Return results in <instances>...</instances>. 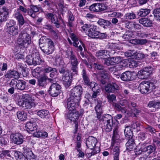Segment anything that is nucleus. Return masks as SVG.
Here are the masks:
<instances>
[{
  "mask_svg": "<svg viewBox=\"0 0 160 160\" xmlns=\"http://www.w3.org/2000/svg\"><path fill=\"white\" fill-rule=\"evenodd\" d=\"M31 42L30 36L26 32H22L17 40V43L20 48H27Z\"/></svg>",
  "mask_w": 160,
  "mask_h": 160,
  "instance_id": "obj_1",
  "label": "nucleus"
},
{
  "mask_svg": "<svg viewBox=\"0 0 160 160\" xmlns=\"http://www.w3.org/2000/svg\"><path fill=\"white\" fill-rule=\"evenodd\" d=\"M34 101L28 94H26L23 95L22 99L18 101V104L24 109H30L35 104Z\"/></svg>",
  "mask_w": 160,
  "mask_h": 160,
  "instance_id": "obj_2",
  "label": "nucleus"
},
{
  "mask_svg": "<svg viewBox=\"0 0 160 160\" xmlns=\"http://www.w3.org/2000/svg\"><path fill=\"white\" fill-rule=\"evenodd\" d=\"M156 88L154 84L148 82H142L139 85L138 89L140 92L143 94H148L150 90L153 91Z\"/></svg>",
  "mask_w": 160,
  "mask_h": 160,
  "instance_id": "obj_3",
  "label": "nucleus"
},
{
  "mask_svg": "<svg viewBox=\"0 0 160 160\" xmlns=\"http://www.w3.org/2000/svg\"><path fill=\"white\" fill-rule=\"evenodd\" d=\"M89 28L88 35L89 37L91 38L103 39L107 37L105 33H102L98 31L96 26L92 24Z\"/></svg>",
  "mask_w": 160,
  "mask_h": 160,
  "instance_id": "obj_4",
  "label": "nucleus"
},
{
  "mask_svg": "<svg viewBox=\"0 0 160 160\" xmlns=\"http://www.w3.org/2000/svg\"><path fill=\"white\" fill-rule=\"evenodd\" d=\"M48 43L41 44L40 48L42 51L47 55L52 54L54 50V43L52 40H48Z\"/></svg>",
  "mask_w": 160,
  "mask_h": 160,
  "instance_id": "obj_5",
  "label": "nucleus"
},
{
  "mask_svg": "<svg viewBox=\"0 0 160 160\" xmlns=\"http://www.w3.org/2000/svg\"><path fill=\"white\" fill-rule=\"evenodd\" d=\"M80 100L73 96H70L67 101L68 109L70 111L74 110L78 106Z\"/></svg>",
  "mask_w": 160,
  "mask_h": 160,
  "instance_id": "obj_6",
  "label": "nucleus"
},
{
  "mask_svg": "<svg viewBox=\"0 0 160 160\" xmlns=\"http://www.w3.org/2000/svg\"><path fill=\"white\" fill-rule=\"evenodd\" d=\"M61 87L58 83H53L50 86L48 90L49 94L52 97H56L61 93Z\"/></svg>",
  "mask_w": 160,
  "mask_h": 160,
  "instance_id": "obj_7",
  "label": "nucleus"
},
{
  "mask_svg": "<svg viewBox=\"0 0 160 160\" xmlns=\"http://www.w3.org/2000/svg\"><path fill=\"white\" fill-rule=\"evenodd\" d=\"M10 138L12 142L18 145L22 144L24 139L23 136L19 132L11 134Z\"/></svg>",
  "mask_w": 160,
  "mask_h": 160,
  "instance_id": "obj_8",
  "label": "nucleus"
},
{
  "mask_svg": "<svg viewBox=\"0 0 160 160\" xmlns=\"http://www.w3.org/2000/svg\"><path fill=\"white\" fill-rule=\"evenodd\" d=\"M134 74L133 72L128 71L122 73L120 76L118 75L116 76L117 78H119L120 77V78L123 81L129 82L135 79V77L133 75Z\"/></svg>",
  "mask_w": 160,
  "mask_h": 160,
  "instance_id": "obj_9",
  "label": "nucleus"
},
{
  "mask_svg": "<svg viewBox=\"0 0 160 160\" xmlns=\"http://www.w3.org/2000/svg\"><path fill=\"white\" fill-rule=\"evenodd\" d=\"M17 80L12 79L11 80L10 84L11 86H15V88L20 90H24L26 87V82L24 81L17 79Z\"/></svg>",
  "mask_w": 160,
  "mask_h": 160,
  "instance_id": "obj_10",
  "label": "nucleus"
},
{
  "mask_svg": "<svg viewBox=\"0 0 160 160\" xmlns=\"http://www.w3.org/2000/svg\"><path fill=\"white\" fill-rule=\"evenodd\" d=\"M83 88L80 85L75 86L70 91V96L81 100V95L83 92Z\"/></svg>",
  "mask_w": 160,
  "mask_h": 160,
  "instance_id": "obj_11",
  "label": "nucleus"
},
{
  "mask_svg": "<svg viewBox=\"0 0 160 160\" xmlns=\"http://www.w3.org/2000/svg\"><path fill=\"white\" fill-rule=\"evenodd\" d=\"M112 148L111 152L113 155V160H119L120 153L119 146L118 144L117 140L114 141L112 143Z\"/></svg>",
  "mask_w": 160,
  "mask_h": 160,
  "instance_id": "obj_12",
  "label": "nucleus"
},
{
  "mask_svg": "<svg viewBox=\"0 0 160 160\" xmlns=\"http://www.w3.org/2000/svg\"><path fill=\"white\" fill-rule=\"evenodd\" d=\"M119 88V86L115 83H108L105 87V91L108 93H118Z\"/></svg>",
  "mask_w": 160,
  "mask_h": 160,
  "instance_id": "obj_13",
  "label": "nucleus"
},
{
  "mask_svg": "<svg viewBox=\"0 0 160 160\" xmlns=\"http://www.w3.org/2000/svg\"><path fill=\"white\" fill-rule=\"evenodd\" d=\"M97 142V138L92 136L88 137L86 141L87 147L91 150L94 149L95 148L97 147H96Z\"/></svg>",
  "mask_w": 160,
  "mask_h": 160,
  "instance_id": "obj_14",
  "label": "nucleus"
},
{
  "mask_svg": "<svg viewBox=\"0 0 160 160\" xmlns=\"http://www.w3.org/2000/svg\"><path fill=\"white\" fill-rule=\"evenodd\" d=\"M48 77L46 74H43L38 78L37 85L39 87L45 88L47 85Z\"/></svg>",
  "mask_w": 160,
  "mask_h": 160,
  "instance_id": "obj_15",
  "label": "nucleus"
},
{
  "mask_svg": "<svg viewBox=\"0 0 160 160\" xmlns=\"http://www.w3.org/2000/svg\"><path fill=\"white\" fill-rule=\"evenodd\" d=\"M74 110H69L67 112L65 115L66 118L68 119L71 121L77 120L79 117V114L78 112H74Z\"/></svg>",
  "mask_w": 160,
  "mask_h": 160,
  "instance_id": "obj_16",
  "label": "nucleus"
},
{
  "mask_svg": "<svg viewBox=\"0 0 160 160\" xmlns=\"http://www.w3.org/2000/svg\"><path fill=\"white\" fill-rule=\"evenodd\" d=\"M46 18L47 19L51 20V22L55 24V26L57 28H59L60 27V23L57 17L52 13H48L45 15Z\"/></svg>",
  "mask_w": 160,
  "mask_h": 160,
  "instance_id": "obj_17",
  "label": "nucleus"
},
{
  "mask_svg": "<svg viewBox=\"0 0 160 160\" xmlns=\"http://www.w3.org/2000/svg\"><path fill=\"white\" fill-rule=\"evenodd\" d=\"M4 78H14L17 79L20 78V75L19 73L16 70H9L4 75Z\"/></svg>",
  "mask_w": 160,
  "mask_h": 160,
  "instance_id": "obj_18",
  "label": "nucleus"
},
{
  "mask_svg": "<svg viewBox=\"0 0 160 160\" xmlns=\"http://www.w3.org/2000/svg\"><path fill=\"white\" fill-rule=\"evenodd\" d=\"M98 23L99 25L102 26L105 29L112 28L113 26L110 22L102 18L98 20Z\"/></svg>",
  "mask_w": 160,
  "mask_h": 160,
  "instance_id": "obj_19",
  "label": "nucleus"
},
{
  "mask_svg": "<svg viewBox=\"0 0 160 160\" xmlns=\"http://www.w3.org/2000/svg\"><path fill=\"white\" fill-rule=\"evenodd\" d=\"M44 74L46 73H49L50 72L49 74V76L51 78H54L57 73V69L55 68H52L49 66H47L45 67L43 69Z\"/></svg>",
  "mask_w": 160,
  "mask_h": 160,
  "instance_id": "obj_20",
  "label": "nucleus"
},
{
  "mask_svg": "<svg viewBox=\"0 0 160 160\" xmlns=\"http://www.w3.org/2000/svg\"><path fill=\"white\" fill-rule=\"evenodd\" d=\"M23 153L25 155L27 156L28 160H36L34 158L33 153L29 148L24 147L23 148Z\"/></svg>",
  "mask_w": 160,
  "mask_h": 160,
  "instance_id": "obj_21",
  "label": "nucleus"
},
{
  "mask_svg": "<svg viewBox=\"0 0 160 160\" xmlns=\"http://www.w3.org/2000/svg\"><path fill=\"white\" fill-rule=\"evenodd\" d=\"M82 77L84 85H88L91 81L90 75L87 73L85 69L83 68L81 72Z\"/></svg>",
  "mask_w": 160,
  "mask_h": 160,
  "instance_id": "obj_22",
  "label": "nucleus"
},
{
  "mask_svg": "<svg viewBox=\"0 0 160 160\" xmlns=\"http://www.w3.org/2000/svg\"><path fill=\"white\" fill-rule=\"evenodd\" d=\"M98 120L100 122H103L104 124H108V123L113 122L112 117L109 114H105L101 116L100 119Z\"/></svg>",
  "mask_w": 160,
  "mask_h": 160,
  "instance_id": "obj_23",
  "label": "nucleus"
},
{
  "mask_svg": "<svg viewBox=\"0 0 160 160\" xmlns=\"http://www.w3.org/2000/svg\"><path fill=\"white\" fill-rule=\"evenodd\" d=\"M143 152L146 153L149 155L152 153H156V147L155 145H150L147 146L142 149Z\"/></svg>",
  "mask_w": 160,
  "mask_h": 160,
  "instance_id": "obj_24",
  "label": "nucleus"
},
{
  "mask_svg": "<svg viewBox=\"0 0 160 160\" xmlns=\"http://www.w3.org/2000/svg\"><path fill=\"white\" fill-rule=\"evenodd\" d=\"M71 64V70L75 74H78V62L76 57L70 60Z\"/></svg>",
  "mask_w": 160,
  "mask_h": 160,
  "instance_id": "obj_25",
  "label": "nucleus"
},
{
  "mask_svg": "<svg viewBox=\"0 0 160 160\" xmlns=\"http://www.w3.org/2000/svg\"><path fill=\"white\" fill-rule=\"evenodd\" d=\"M25 128L27 132L31 133L32 131L37 129V125L35 123L31 122H27L25 124Z\"/></svg>",
  "mask_w": 160,
  "mask_h": 160,
  "instance_id": "obj_26",
  "label": "nucleus"
},
{
  "mask_svg": "<svg viewBox=\"0 0 160 160\" xmlns=\"http://www.w3.org/2000/svg\"><path fill=\"white\" fill-rule=\"evenodd\" d=\"M62 80L63 84L66 88H68L71 85L72 82V77H70L69 74L67 75H63Z\"/></svg>",
  "mask_w": 160,
  "mask_h": 160,
  "instance_id": "obj_27",
  "label": "nucleus"
},
{
  "mask_svg": "<svg viewBox=\"0 0 160 160\" xmlns=\"http://www.w3.org/2000/svg\"><path fill=\"white\" fill-rule=\"evenodd\" d=\"M140 23L146 27H150L152 26V22L151 20L146 18H141L139 20Z\"/></svg>",
  "mask_w": 160,
  "mask_h": 160,
  "instance_id": "obj_28",
  "label": "nucleus"
},
{
  "mask_svg": "<svg viewBox=\"0 0 160 160\" xmlns=\"http://www.w3.org/2000/svg\"><path fill=\"white\" fill-rule=\"evenodd\" d=\"M37 114L42 118H48L50 117L49 112L47 110L43 109L40 110L37 112Z\"/></svg>",
  "mask_w": 160,
  "mask_h": 160,
  "instance_id": "obj_29",
  "label": "nucleus"
},
{
  "mask_svg": "<svg viewBox=\"0 0 160 160\" xmlns=\"http://www.w3.org/2000/svg\"><path fill=\"white\" fill-rule=\"evenodd\" d=\"M126 149L130 151H132L135 148V144L133 139H129L126 144Z\"/></svg>",
  "mask_w": 160,
  "mask_h": 160,
  "instance_id": "obj_30",
  "label": "nucleus"
},
{
  "mask_svg": "<svg viewBox=\"0 0 160 160\" xmlns=\"http://www.w3.org/2000/svg\"><path fill=\"white\" fill-rule=\"evenodd\" d=\"M95 55L98 57H100L103 59L106 57L108 55L110 56L109 52L107 50L98 51L96 52Z\"/></svg>",
  "mask_w": 160,
  "mask_h": 160,
  "instance_id": "obj_31",
  "label": "nucleus"
},
{
  "mask_svg": "<svg viewBox=\"0 0 160 160\" xmlns=\"http://www.w3.org/2000/svg\"><path fill=\"white\" fill-rule=\"evenodd\" d=\"M14 152V156L17 160H28L27 156L24 155L21 152L16 151Z\"/></svg>",
  "mask_w": 160,
  "mask_h": 160,
  "instance_id": "obj_32",
  "label": "nucleus"
},
{
  "mask_svg": "<svg viewBox=\"0 0 160 160\" xmlns=\"http://www.w3.org/2000/svg\"><path fill=\"white\" fill-rule=\"evenodd\" d=\"M122 22L124 24L125 28L131 30L133 29V22L127 20H122Z\"/></svg>",
  "mask_w": 160,
  "mask_h": 160,
  "instance_id": "obj_33",
  "label": "nucleus"
},
{
  "mask_svg": "<svg viewBox=\"0 0 160 160\" xmlns=\"http://www.w3.org/2000/svg\"><path fill=\"white\" fill-rule=\"evenodd\" d=\"M148 106L149 108H153L156 109L160 108V101H152L149 102Z\"/></svg>",
  "mask_w": 160,
  "mask_h": 160,
  "instance_id": "obj_34",
  "label": "nucleus"
},
{
  "mask_svg": "<svg viewBox=\"0 0 160 160\" xmlns=\"http://www.w3.org/2000/svg\"><path fill=\"white\" fill-rule=\"evenodd\" d=\"M15 17L18 20L20 25H22L25 23V21L22 15L19 12H17L15 14Z\"/></svg>",
  "mask_w": 160,
  "mask_h": 160,
  "instance_id": "obj_35",
  "label": "nucleus"
},
{
  "mask_svg": "<svg viewBox=\"0 0 160 160\" xmlns=\"http://www.w3.org/2000/svg\"><path fill=\"white\" fill-rule=\"evenodd\" d=\"M33 135L34 137L37 138L47 137L48 136V134L46 132L38 130L33 133Z\"/></svg>",
  "mask_w": 160,
  "mask_h": 160,
  "instance_id": "obj_36",
  "label": "nucleus"
},
{
  "mask_svg": "<svg viewBox=\"0 0 160 160\" xmlns=\"http://www.w3.org/2000/svg\"><path fill=\"white\" fill-rule=\"evenodd\" d=\"M150 12V10L148 9H141L138 13V15L141 17H145Z\"/></svg>",
  "mask_w": 160,
  "mask_h": 160,
  "instance_id": "obj_37",
  "label": "nucleus"
},
{
  "mask_svg": "<svg viewBox=\"0 0 160 160\" xmlns=\"http://www.w3.org/2000/svg\"><path fill=\"white\" fill-rule=\"evenodd\" d=\"M34 56L33 57V65H39L42 62V59L40 58L39 54L38 53L34 54Z\"/></svg>",
  "mask_w": 160,
  "mask_h": 160,
  "instance_id": "obj_38",
  "label": "nucleus"
},
{
  "mask_svg": "<svg viewBox=\"0 0 160 160\" xmlns=\"http://www.w3.org/2000/svg\"><path fill=\"white\" fill-rule=\"evenodd\" d=\"M17 116L18 119L23 121L26 120L27 118L26 113L22 111H19L17 112Z\"/></svg>",
  "mask_w": 160,
  "mask_h": 160,
  "instance_id": "obj_39",
  "label": "nucleus"
},
{
  "mask_svg": "<svg viewBox=\"0 0 160 160\" xmlns=\"http://www.w3.org/2000/svg\"><path fill=\"white\" fill-rule=\"evenodd\" d=\"M150 74L147 72H146L144 69H143L139 71V76L141 79H145L147 78L150 75Z\"/></svg>",
  "mask_w": 160,
  "mask_h": 160,
  "instance_id": "obj_40",
  "label": "nucleus"
},
{
  "mask_svg": "<svg viewBox=\"0 0 160 160\" xmlns=\"http://www.w3.org/2000/svg\"><path fill=\"white\" fill-rule=\"evenodd\" d=\"M88 86L90 87V88L92 89V91H96L97 90H100V89L98 87V84L94 82H90L88 85H87Z\"/></svg>",
  "mask_w": 160,
  "mask_h": 160,
  "instance_id": "obj_41",
  "label": "nucleus"
},
{
  "mask_svg": "<svg viewBox=\"0 0 160 160\" xmlns=\"http://www.w3.org/2000/svg\"><path fill=\"white\" fill-rule=\"evenodd\" d=\"M124 133L126 137H128L129 138L132 137L133 136L132 132L130 129L129 127H127L125 128L124 131Z\"/></svg>",
  "mask_w": 160,
  "mask_h": 160,
  "instance_id": "obj_42",
  "label": "nucleus"
},
{
  "mask_svg": "<svg viewBox=\"0 0 160 160\" xmlns=\"http://www.w3.org/2000/svg\"><path fill=\"white\" fill-rule=\"evenodd\" d=\"M144 128L147 132H149L152 134L155 133L156 130L151 126L146 125L144 126Z\"/></svg>",
  "mask_w": 160,
  "mask_h": 160,
  "instance_id": "obj_43",
  "label": "nucleus"
},
{
  "mask_svg": "<svg viewBox=\"0 0 160 160\" xmlns=\"http://www.w3.org/2000/svg\"><path fill=\"white\" fill-rule=\"evenodd\" d=\"M10 34L12 35H15L18 32V30L17 26L12 27L7 30Z\"/></svg>",
  "mask_w": 160,
  "mask_h": 160,
  "instance_id": "obj_44",
  "label": "nucleus"
},
{
  "mask_svg": "<svg viewBox=\"0 0 160 160\" xmlns=\"http://www.w3.org/2000/svg\"><path fill=\"white\" fill-rule=\"evenodd\" d=\"M65 57L69 59V60L76 57L72 51L67 50L65 52Z\"/></svg>",
  "mask_w": 160,
  "mask_h": 160,
  "instance_id": "obj_45",
  "label": "nucleus"
},
{
  "mask_svg": "<svg viewBox=\"0 0 160 160\" xmlns=\"http://www.w3.org/2000/svg\"><path fill=\"white\" fill-rule=\"evenodd\" d=\"M70 37L73 42V46L74 47L78 46V45L79 44V42H81V41L79 40L76 36L73 33L71 34Z\"/></svg>",
  "mask_w": 160,
  "mask_h": 160,
  "instance_id": "obj_46",
  "label": "nucleus"
},
{
  "mask_svg": "<svg viewBox=\"0 0 160 160\" xmlns=\"http://www.w3.org/2000/svg\"><path fill=\"white\" fill-rule=\"evenodd\" d=\"M153 13L157 20L160 22V8H157L154 9Z\"/></svg>",
  "mask_w": 160,
  "mask_h": 160,
  "instance_id": "obj_47",
  "label": "nucleus"
},
{
  "mask_svg": "<svg viewBox=\"0 0 160 160\" xmlns=\"http://www.w3.org/2000/svg\"><path fill=\"white\" fill-rule=\"evenodd\" d=\"M34 56V54L32 55H28L26 57V62L29 65L33 64V57Z\"/></svg>",
  "mask_w": 160,
  "mask_h": 160,
  "instance_id": "obj_48",
  "label": "nucleus"
},
{
  "mask_svg": "<svg viewBox=\"0 0 160 160\" xmlns=\"http://www.w3.org/2000/svg\"><path fill=\"white\" fill-rule=\"evenodd\" d=\"M100 151V149L99 147H97L94 148V149L90 153H87L86 154L88 158H90L92 155L98 153Z\"/></svg>",
  "mask_w": 160,
  "mask_h": 160,
  "instance_id": "obj_49",
  "label": "nucleus"
},
{
  "mask_svg": "<svg viewBox=\"0 0 160 160\" xmlns=\"http://www.w3.org/2000/svg\"><path fill=\"white\" fill-rule=\"evenodd\" d=\"M136 51L134 50H129L125 53V55L128 57H131L132 58H135Z\"/></svg>",
  "mask_w": 160,
  "mask_h": 160,
  "instance_id": "obj_50",
  "label": "nucleus"
},
{
  "mask_svg": "<svg viewBox=\"0 0 160 160\" xmlns=\"http://www.w3.org/2000/svg\"><path fill=\"white\" fill-rule=\"evenodd\" d=\"M113 125V122L109 123L108 124H104V129H105L107 132L111 131L112 129Z\"/></svg>",
  "mask_w": 160,
  "mask_h": 160,
  "instance_id": "obj_51",
  "label": "nucleus"
},
{
  "mask_svg": "<svg viewBox=\"0 0 160 160\" xmlns=\"http://www.w3.org/2000/svg\"><path fill=\"white\" fill-rule=\"evenodd\" d=\"M125 17L126 20L133 19L136 18V16L133 12L128 13L125 15Z\"/></svg>",
  "mask_w": 160,
  "mask_h": 160,
  "instance_id": "obj_52",
  "label": "nucleus"
},
{
  "mask_svg": "<svg viewBox=\"0 0 160 160\" xmlns=\"http://www.w3.org/2000/svg\"><path fill=\"white\" fill-rule=\"evenodd\" d=\"M111 59L112 61V63L113 65L116 63H118L122 61L121 57L118 56L111 57Z\"/></svg>",
  "mask_w": 160,
  "mask_h": 160,
  "instance_id": "obj_53",
  "label": "nucleus"
},
{
  "mask_svg": "<svg viewBox=\"0 0 160 160\" xmlns=\"http://www.w3.org/2000/svg\"><path fill=\"white\" fill-rule=\"evenodd\" d=\"M136 55L135 58L138 59H142L146 57H147L148 56V55L145 54L140 52H136Z\"/></svg>",
  "mask_w": 160,
  "mask_h": 160,
  "instance_id": "obj_54",
  "label": "nucleus"
},
{
  "mask_svg": "<svg viewBox=\"0 0 160 160\" xmlns=\"http://www.w3.org/2000/svg\"><path fill=\"white\" fill-rule=\"evenodd\" d=\"M99 12L103 11L106 10L108 8L107 6L104 3H98Z\"/></svg>",
  "mask_w": 160,
  "mask_h": 160,
  "instance_id": "obj_55",
  "label": "nucleus"
},
{
  "mask_svg": "<svg viewBox=\"0 0 160 160\" xmlns=\"http://www.w3.org/2000/svg\"><path fill=\"white\" fill-rule=\"evenodd\" d=\"M89 9L91 11L99 12L98 3L92 4L89 7Z\"/></svg>",
  "mask_w": 160,
  "mask_h": 160,
  "instance_id": "obj_56",
  "label": "nucleus"
},
{
  "mask_svg": "<svg viewBox=\"0 0 160 160\" xmlns=\"http://www.w3.org/2000/svg\"><path fill=\"white\" fill-rule=\"evenodd\" d=\"M140 124L137 122H132L131 125V128L134 129H136L138 131L140 129Z\"/></svg>",
  "mask_w": 160,
  "mask_h": 160,
  "instance_id": "obj_57",
  "label": "nucleus"
},
{
  "mask_svg": "<svg viewBox=\"0 0 160 160\" xmlns=\"http://www.w3.org/2000/svg\"><path fill=\"white\" fill-rule=\"evenodd\" d=\"M16 22L13 20H10L7 22L6 26L7 30L10 28L15 26Z\"/></svg>",
  "mask_w": 160,
  "mask_h": 160,
  "instance_id": "obj_58",
  "label": "nucleus"
},
{
  "mask_svg": "<svg viewBox=\"0 0 160 160\" xmlns=\"http://www.w3.org/2000/svg\"><path fill=\"white\" fill-rule=\"evenodd\" d=\"M114 108L116 110L118 111H121L122 112H126V110L124 107H122L120 105L117 103L114 104Z\"/></svg>",
  "mask_w": 160,
  "mask_h": 160,
  "instance_id": "obj_59",
  "label": "nucleus"
},
{
  "mask_svg": "<svg viewBox=\"0 0 160 160\" xmlns=\"http://www.w3.org/2000/svg\"><path fill=\"white\" fill-rule=\"evenodd\" d=\"M132 32L131 31H128L122 36V37L124 39L128 40L132 37Z\"/></svg>",
  "mask_w": 160,
  "mask_h": 160,
  "instance_id": "obj_60",
  "label": "nucleus"
},
{
  "mask_svg": "<svg viewBox=\"0 0 160 160\" xmlns=\"http://www.w3.org/2000/svg\"><path fill=\"white\" fill-rule=\"evenodd\" d=\"M51 40L50 39L47 38L46 37H42L39 40V47L41 44H44V43H48V40Z\"/></svg>",
  "mask_w": 160,
  "mask_h": 160,
  "instance_id": "obj_61",
  "label": "nucleus"
},
{
  "mask_svg": "<svg viewBox=\"0 0 160 160\" xmlns=\"http://www.w3.org/2000/svg\"><path fill=\"white\" fill-rule=\"evenodd\" d=\"M103 60L104 61V64L108 66H109L110 65H113L112 63V61L111 59V58H107L105 57V58H103Z\"/></svg>",
  "mask_w": 160,
  "mask_h": 160,
  "instance_id": "obj_62",
  "label": "nucleus"
},
{
  "mask_svg": "<svg viewBox=\"0 0 160 160\" xmlns=\"http://www.w3.org/2000/svg\"><path fill=\"white\" fill-rule=\"evenodd\" d=\"M59 72L60 73L63 74V75H67L69 74V71L64 67H61L59 69Z\"/></svg>",
  "mask_w": 160,
  "mask_h": 160,
  "instance_id": "obj_63",
  "label": "nucleus"
},
{
  "mask_svg": "<svg viewBox=\"0 0 160 160\" xmlns=\"http://www.w3.org/2000/svg\"><path fill=\"white\" fill-rule=\"evenodd\" d=\"M3 11L1 13L2 15L4 16L7 19L8 15V9L5 7L3 8Z\"/></svg>",
  "mask_w": 160,
  "mask_h": 160,
  "instance_id": "obj_64",
  "label": "nucleus"
}]
</instances>
